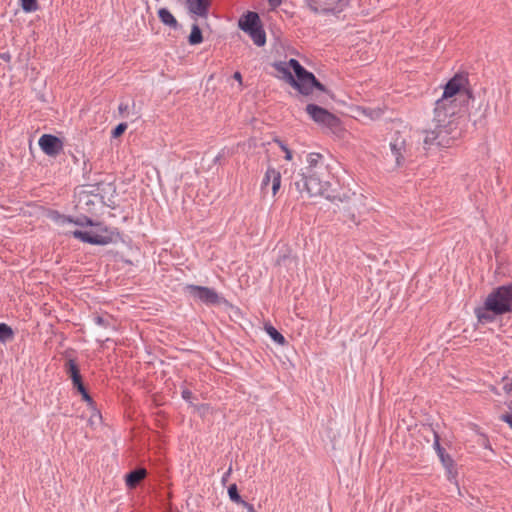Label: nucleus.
<instances>
[{
  "mask_svg": "<svg viewBox=\"0 0 512 512\" xmlns=\"http://www.w3.org/2000/svg\"><path fill=\"white\" fill-rule=\"evenodd\" d=\"M466 82L465 76L456 74L446 83L442 97L435 103L434 128L425 131V148L450 147L459 136L456 115L460 111V106L472 98L471 91L464 87Z\"/></svg>",
  "mask_w": 512,
  "mask_h": 512,
  "instance_id": "nucleus-1",
  "label": "nucleus"
},
{
  "mask_svg": "<svg viewBox=\"0 0 512 512\" xmlns=\"http://www.w3.org/2000/svg\"><path fill=\"white\" fill-rule=\"evenodd\" d=\"M281 78L295 88L301 95L308 96L314 88H320V82L307 71L296 59L281 61L274 64Z\"/></svg>",
  "mask_w": 512,
  "mask_h": 512,
  "instance_id": "nucleus-2",
  "label": "nucleus"
},
{
  "mask_svg": "<svg viewBox=\"0 0 512 512\" xmlns=\"http://www.w3.org/2000/svg\"><path fill=\"white\" fill-rule=\"evenodd\" d=\"M53 220L59 225L74 223L78 226H91V229L88 231L74 230L71 232L75 238L82 242L93 245H106L112 241V235L106 226H103L100 223L94 224L91 219L86 216L72 219L70 217L56 214L53 216Z\"/></svg>",
  "mask_w": 512,
  "mask_h": 512,
  "instance_id": "nucleus-3",
  "label": "nucleus"
},
{
  "mask_svg": "<svg viewBox=\"0 0 512 512\" xmlns=\"http://www.w3.org/2000/svg\"><path fill=\"white\" fill-rule=\"evenodd\" d=\"M320 155L317 153H310L307 156V166L302 173V180L297 182L298 190L303 194L306 193L307 197H317L320 194V179L317 174V166L319 163Z\"/></svg>",
  "mask_w": 512,
  "mask_h": 512,
  "instance_id": "nucleus-4",
  "label": "nucleus"
},
{
  "mask_svg": "<svg viewBox=\"0 0 512 512\" xmlns=\"http://www.w3.org/2000/svg\"><path fill=\"white\" fill-rule=\"evenodd\" d=\"M339 207L332 206L329 212H324L327 214V217L333 220V214L337 215V219L344 224H358V217L356 213V204L355 200L352 199L349 195L340 199Z\"/></svg>",
  "mask_w": 512,
  "mask_h": 512,
  "instance_id": "nucleus-5",
  "label": "nucleus"
},
{
  "mask_svg": "<svg viewBox=\"0 0 512 512\" xmlns=\"http://www.w3.org/2000/svg\"><path fill=\"white\" fill-rule=\"evenodd\" d=\"M348 193L340 185L337 179L332 178L331 181H325L322 183V198L325 199V203L322 202V212H329L332 206L339 207L340 199L346 197Z\"/></svg>",
  "mask_w": 512,
  "mask_h": 512,
  "instance_id": "nucleus-6",
  "label": "nucleus"
},
{
  "mask_svg": "<svg viewBox=\"0 0 512 512\" xmlns=\"http://www.w3.org/2000/svg\"><path fill=\"white\" fill-rule=\"evenodd\" d=\"M488 295L493 299L489 302L491 307L502 314L512 313V283L501 285Z\"/></svg>",
  "mask_w": 512,
  "mask_h": 512,
  "instance_id": "nucleus-7",
  "label": "nucleus"
},
{
  "mask_svg": "<svg viewBox=\"0 0 512 512\" xmlns=\"http://www.w3.org/2000/svg\"><path fill=\"white\" fill-rule=\"evenodd\" d=\"M185 290L190 296L207 305H217L222 302V298L216 293V291L208 287L187 285Z\"/></svg>",
  "mask_w": 512,
  "mask_h": 512,
  "instance_id": "nucleus-8",
  "label": "nucleus"
},
{
  "mask_svg": "<svg viewBox=\"0 0 512 512\" xmlns=\"http://www.w3.org/2000/svg\"><path fill=\"white\" fill-rule=\"evenodd\" d=\"M324 128L336 138H343L345 134L341 120L327 109L322 108V130Z\"/></svg>",
  "mask_w": 512,
  "mask_h": 512,
  "instance_id": "nucleus-9",
  "label": "nucleus"
},
{
  "mask_svg": "<svg viewBox=\"0 0 512 512\" xmlns=\"http://www.w3.org/2000/svg\"><path fill=\"white\" fill-rule=\"evenodd\" d=\"M491 300L493 299L488 295L484 302V305L475 308V315L477 317L478 322L481 324L492 323L496 320V316L503 315L501 311H498L494 309V307H491V305L489 304Z\"/></svg>",
  "mask_w": 512,
  "mask_h": 512,
  "instance_id": "nucleus-10",
  "label": "nucleus"
},
{
  "mask_svg": "<svg viewBox=\"0 0 512 512\" xmlns=\"http://www.w3.org/2000/svg\"><path fill=\"white\" fill-rule=\"evenodd\" d=\"M185 5L188 13L191 14L193 19H207L211 0H186Z\"/></svg>",
  "mask_w": 512,
  "mask_h": 512,
  "instance_id": "nucleus-11",
  "label": "nucleus"
},
{
  "mask_svg": "<svg viewBox=\"0 0 512 512\" xmlns=\"http://www.w3.org/2000/svg\"><path fill=\"white\" fill-rule=\"evenodd\" d=\"M38 144L42 151L49 156L58 154L62 149L61 140L51 134L42 135L38 141Z\"/></svg>",
  "mask_w": 512,
  "mask_h": 512,
  "instance_id": "nucleus-12",
  "label": "nucleus"
},
{
  "mask_svg": "<svg viewBox=\"0 0 512 512\" xmlns=\"http://www.w3.org/2000/svg\"><path fill=\"white\" fill-rule=\"evenodd\" d=\"M390 150L395 158L396 166H401L404 162L403 152L405 151V140L401 137L395 138L390 142Z\"/></svg>",
  "mask_w": 512,
  "mask_h": 512,
  "instance_id": "nucleus-13",
  "label": "nucleus"
},
{
  "mask_svg": "<svg viewBox=\"0 0 512 512\" xmlns=\"http://www.w3.org/2000/svg\"><path fill=\"white\" fill-rule=\"evenodd\" d=\"M259 16L255 12H247L239 20V27L244 32H249L258 27Z\"/></svg>",
  "mask_w": 512,
  "mask_h": 512,
  "instance_id": "nucleus-14",
  "label": "nucleus"
},
{
  "mask_svg": "<svg viewBox=\"0 0 512 512\" xmlns=\"http://www.w3.org/2000/svg\"><path fill=\"white\" fill-rule=\"evenodd\" d=\"M146 473L147 472L144 468H138L128 473L125 477L127 487L135 488L139 484V482L145 478Z\"/></svg>",
  "mask_w": 512,
  "mask_h": 512,
  "instance_id": "nucleus-15",
  "label": "nucleus"
},
{
  "mask_svg": "<svg viewBox=\"0 0 512 512\" xmlns=\"http://www.w3.org/2000/svg\"><path fill=\"white\" fill-rule=\"evenodd\" d=\"M97 199V195L91 194L87 191L81 190L77 194V204L76 207L79 209H84L86 206L93 205L95 200Z\"/></svg>",
  "mask_w": 512,
  "mask_h": 512,
  "instance_id": "nucleus-16",
  "label": "nucleus"
},
{
  "mask_svg": "<svg viewBox=\"0 0 512 512\" xmlns=\"http://www.w3.org/2000/svg\"><path fill=\"white\" fill-rule=\"evenodd\" d=\"M158 17L160 21L171 28H177L178 22L171 12L166 8H160L158 10Z\"/></svg>",
  "mask_w": 512,
  "mask_h": 512,
  "instance_id": "nucleus-17",
  "label": "nucleus"
},
{
  "mask_svg": "<svg viewBox=\"0 0 512 512\" xmlns=\"http://www.w3.org/2000/svg\"><path fill=\"white\" fill-rule=\"evenodd\" d=\"M442 465L446 468L449 474H452L455 468V463L453 458L446 453L445 449H443L441 452L437 453Z\"/></svg>",
  "mask_w": 512,
  "mask_h": 512,
  "instance_id": "nucleus-18",
  "label": "nucleus"
},
{
  "mask_svg": "<svg viewBox=\"0 0 512 512\" xmlns=\"http://www.w3.org/2000/svg\"><path fill=\"white\" fill-rule=\"evenodd\" d=\"M250 37L252 38L253 42L257 45V46H263L266 42V36H265V32L259 28V27H256L254 28L253 30L247 32Z\"/></svg>",
  "mask_w": 512,
  "mask_h": 512,
  "instance_id": "nucleus-19",
  "label": "nucleus"
},
{
  "mask_svg": "<svg viewBox=\"0 0 512 512\" xmlns=\"http://www.w3.org/2000/svg\"><path fill=\"white\" fill-rule=\"evenodd\" d=\"M203 41L202 32L199 28L198 24H193L191 27V33L188 37V42L190 45H197Z\"/></svg>",
  "mask_w": 512,
  "mask_h": 512,
  "instance_id": "nucleus-20",
  "label": "nucleus"
},
{
  "mask_svg": "<svg viewBox=\"0 0 512 512\" xmlns=\"http://www.w3.org/2000/svg\"><path fill=\"white\" fill-rule=\"evenodd\" d=\"M67 373H69L73 383H78L81 380L77 364L71 359L67 363Z\"/></svg>",
  "mask_w": 512,
  "mask_h": 512,
  "instance_id": "nucleus-21",
  "label": "nucleus"
},
{
  "mask_svg": "<svg viewBox=\"0 0 512 512\" xmlns=\"http://www.w3.org/2000/svg\"><path fill=\"white\" fill-rule=\"evenodd\" d=\"M267 334L275 341L276 343L283 345L285 343L284 336L273 326L268 325L265 327Z\"/></svg>",
  "mask_w": 512,
  "mask_h": 512,
  "instance_id": "nucleus-22",
  "label": "nucleus"
},
{
  "mask_svg": "<svg viewBox=\"0 0 512 512\" xmlns=\"http://www.w3.org/2000/svg\"><path fill=\"white\" fill-rule=\"evenodd\" d=\"M272 175V194L275 195L279 188H280V185H281V175H280V172H278L277 170L275 169H270V176Z\"/></svg>",
  "mask_w": 512,
  "mask_h": 512,
  "instance_id": "nucleus-23",
  "label": "nucleus"
},
{
  "mask_svg": "<svg viewBox=\"0 0 512 512\" xmlns=\"http://www.w3.org/2000/svg\"><path fill=\"white\" fill-rule=\"evenodd\" d=\"M13 337V330L5 323H0V341L6 342Z\"/></svg>",
  "mask_w": 512,
  "mask_h": 512,
  "instance_id": "nucleus-24",
  "label": "nucleus"
},
{
  "mask_svg": "<svg viewBox=\"0 0 512 512\" xmlns=\"http://www.w3.org/2000/svg\"><path fill=\"white\" fill-rule=\"evenodd\" d=\"M228 495H229L230 499L237 504L242 505L243 502H245L239 495L236 484H232L229 486Z\"/></svg>",
  "mask_w": 512,
  "mask_h": 512,
  "instance_id": "nucleus-25",
  "label": "nucleus"
},
{
  "mask_svg": "<svg viewBox=\"0 0 512 512\" xmlns=\"http://www.w3.org/2000/svg\"><path fill=\"white\" fill-rule=\"evenodd\" d=\"M307 113L315 122H320V107L314 104H309L306 107Z\"/></svg>",
  "mask_w": 512,
  "mask_h": 512,
  "instance_id": "nucleus-26",
  "label": "nucleus"
},
{
  "mask_svg": "<svg viewBox=\"0 0 512 512\" xmlns=\"http://www.w3.org/2000/svg\"><path fill=\"white\" fill-rule=\"evenodd\" d=\"M20 3L25 12H34L38 8L36 0H20Z\"/></svg>",
  "mask_w": 512,
  "mask_h": 512,
  "instance_id": "nucleus-27",
  "label": "nucleus"
},
{
  "mask_svg": "<svg viewBox=\"0 0 512 512\" xmlns=\"http://www.w3.org/2000/svg\"><path fill=\"white\" fill-rule=\"evenodd\" d=\"M274 141L279 145V147L282 149V151L285 153V159L287 161L292 160V152L291 150L278 138H275Z\"/></svg>",
  "mask_w": 512,
  "mask_h": 512,
  "instance_id": "nucleus-28",
  "label": "nucleus"
},
{
  "mask_svg": "<svg viewBox=\"0 0 512 512\" xmlns=\"http://www.w3.org/2000/svg\"><path fill=\"white\" fill-rule=\"evenodd\" d=\"M322 90V104L328 105L329 102L326 99V96L329 97L331 100L336 101V97L334 94H332L323 84L321 87Z\"/></svg>",
  "mask_w": 512,
  "mask_h": 512,
  "instance_id": "nucleus-29",
  "label": "nucleus"
},
{
  "mask_svg": "<svg viewBox=\"0 0 512 512\" xmlns=\"http://www.w3.org/2000/svg\"><path fill=\"white\" fill-rule=\"evenodd\" d=\"M127 129V124L126 123H120L119 125H117L115 127V129L112 131V136L114 138H117L119 137L120 135H122L124 133V131Z\"/></svg>",
  "mask_w": 512,
  "mask_h": 512,
  "instance_id": "nucleus-30",
  "label": "nucleus"
},
{
  "mask_svg": "<svg viewBox=\"0 0 512 512\" xmlns=\"http://www.w3.org/2000/svg\"><path fill=\"white\" fill-rule=\"evenodd\" d=\"M432 432H433V436H434L433 447H434L436 453L441 452L444 448L440 444V436L438 435V433L436 431H432Z\"/></svg>",
  "mask_w": 512,
  "mask_h": 512,
  "instance_id": "nucleus-31",
  "label": "nucleus"
},
{
  "mask_svg": "<svg viewBox=\"0 0 512 512\" xmlns=\"http://www.w3.org/2000/svg\"><path fill=\"white\" fill-rule=\"evenodd\" d=\"M270 169L271 168L267 169L265 176L262 180V189H265L272 182V175L270 176Z\"/></svg>",
  "mask_w": 512,
  "mask_h": 512,
  "instance_id": "nucleus-32",
  "label": "nucleus"
},
{
  "mask_svg": "<svg viewBox=\"0 0 512 512\" xmlns=\"http://www.w3.org/2000/svg\"><path fill=\"white\" fill-rule=\"evenodd\" d=\"M500 419L507 423L512 429V411L510 413L502 414L500 416Z\"/></svg>",
  "mask_w": 512,
  "mask_h": 512,
  "instance_id": "nucleus-33",
  "label": "nucleus"
},
{
  "mask_svg": "<svg viewBox=\"0 0 512 512\" xmlns=\"http://www.w3.org/2000/svg\"><path fill=\"white\" fill-rule=\"evenodd\" d=\"M478 444L483 446L484 448H487V449L491 450L490 442H489L488 438L485 435H482L480 437V439L478 441Z\"/></svg>",
  "mask_w": 512,
  "mask_h": 512,
  "instance_id": "nucleus-34",
  "label": "nucleus"
},
{
  "mask_svg": "<svg viewBox=\"0 0 512 512\" xmlns=\"http://www.w3.org/2000/svg\"><path fill=\"white\" fill-rule=\"evenodd\" d=\"M306 3L311 11L314 13L318 12V0H306Z\"/></svg>",
  "mask_w": 512,
  "mask_h": 512,
  "instance_id": "nucleus-35",
  "label": "nucleus"
},
{
  "mask_svg": "<svg viewBox=\"0 0 512 512\" xmlns=\"http://www.w3.org/2000/svg\"><path fill=\"white\" fill-rule=\"evenodd\" d=\"M73 385L78 390V392L81 393V395L87 392L82 383V380H80L78 383H73Z\"/></svg>",
  "mask_w": 512,
  "mask_h": 512,
  "instance_id": "nucleus-36",
  "label": "nucleus"
},
{
  "mask_svg": "<svg viewBox=\"0 0 512 512\" xmlns=\"http://www.w3.org/2000/svg\"><path fill=\"white\" fill-rule=\"evenodd\" d=\"M282 3V0H268V4L272 9L279 7Z\"/></svg>",
  "mask_w": 512,
  "mask_h": 512,
  "instance_id": "nucleus-37",
  "label": "nucleus"
},
{
  "mask_svg": "<svg viewBox=\"0 0 512 512\" xmlns=\"http://www.w3.org/2000/svg\"><path fill=\"white\" fill-rule=\"evenodd\" d=\"M242 506L247 510V512H256L253 505L248 502H243Z\"/></svg>",
  "mask_w": 512,
  "mask_h": 512,
  "instance_id": "nucleus-38",
  "label": "nucleus"
},
{
  "mask_svg": "<svg viewBox=\"0 0 512 512\" xmlns=\"http://www.w3.org/2000/svg\"><path fill=\"white\" fill-rule=\"evenodd\" d=\"M82 398L84 401H86L89 405H92L93 404V400L92 398L90 397V395L86 392L84 394H82Z\"/></svg>",
  "mask_w": 512,
  "mask_h": 512,
  "instance_id": "nucleus-39",
  "label": "nucleus"
},
{
  "mask_svg": "<svg viewBox=\"0 0 512 512\" xmlns=\"http://www.w3.org/2000/svg\"><path fill=\"white\" fill-rule=\"evenodd\" d=\"M128 104L126 103H120L118 109L121 114L125 113L128 110Z\"/></svg>",
  "mask_w": 512,
  "mask_h": 512,
  "instance_id": "nucleus-40",
  "label": "nucleus"
},
{
  "mask_svg": "<svg viewBox=\"0 0 512 512\" xmlns=\"http://www.w3.org/2000/svg\"><path fill=\"white\" fill-rule=\"evenodd\" d=\"M95 323L98 324V325H104L105 324V319L101 316H97L95 317Z\"/></svg>",
  "mask_w": 512,
  "mask_h": 512,
  "instance_id": "nucleus-41",
  "label": "nucleus"
},
{
  "mask_svg": "<svg viewBox=\"0 0 512 512\" xmlns=\"http://www.w3.org/2000/svg\"><path fill=\"white\" fill-rule=\"evenodd\" d=\"M182 396H183L184 399L188 400L192 396V393L190 391H188V390H184L182 392Z\"/></svg>",
  "mask_w": 512,
  "mask_h": 512,
  "instance_id": "nucleus-42",
  "label": "nucleus"
},
{
  "mask_svg": "<svg viewBox=\"0 0 512 512\" xmlns=\"http://www.w3.org/2000/svg\"><path fill=\"white\" fill-rule=\"evenodd\" d=\"M350 0H338V5L343 8L348 5Z\"/></svg>",
  "mask_w": 512,
  "mask_h": 512,
  "instance_id": "nucleus-43",
  "label": "nucleus"
},
{
  "mask_svg": "<svg viewBox=\"0 0 512 512\" xmlns=\"http://www.w3.org/2000/svg\"><path fill=\"white\" fill-rule=\"evenodd\" d=\"M233 77L235 80H237L239 83H241L242 76H241L240 72H235Z\"/></svg>",
  "mask_w": 512,
  "mask_h": 512,
  "instance_id": "nucleus-44",
  "label": "nucleus"
},
{
  "mask_svg": "<svg viewBox=\"0 0 512 512\" xmlns=\"http://www.w3.org/2000/svg\"><path fill=\"white\" fill-rule=\"evenodd\" d=\"M103 190L104 191H108V192H112V193L115 192V189L113 188V186L111 184H108Z\"/></svg>",
  "mask_w": 512,
  "mask_h": 512,
  "instance_id": "nucleus-45",
  "label": "nucleus"
},
{
  "mask_svg": "<svg viewBox=\"0 0 512 512\" xmlns=\"http://www.w3.org/2000/svg\"><path fill=\"white\" fill-rule=\"evenodd\" d=\"M108 207H111V208H115V202L113 200H111L110 198L108 199L107 202H104Z\"/></svg>",
  "mask_w": 512,
  "mask_h": 512,
  "instance_id": "nucleus-46",
  "label": "nucleus"
},
{
  "mask_svg": "<svg viewBox=\"0 0 512 512\" xmlns=\"http://www.w3.org/2000/svg\"><path fill=\"white\" fill-rule=\"evenodd\" d=\"M231 472V468H229L228 472L226 473V475L223 477V481H226V478H228L229 474Z\"/></svg>",
  "mask_w": 512,
  "mask_h": 512,
  "instance_id": "nucleus-47",
  "label": "nucleus"
},
{
  "mask_svg": "<svg viewBox=\"0 0 512 512\" xmlns=\"http://www.w3.org/2000/svg\"><path fill=\"white\" fill-rule=\"evenodd\" d=\"M2 58L5 59V60H9L10 59V56L8 54H3L2 55Z\"/></svg>",
  "mask_w": 512,
  "mask_h": 512,
  "instance_id": "nucleus-48",
  "label": "nucleus"
}]
</instances>
